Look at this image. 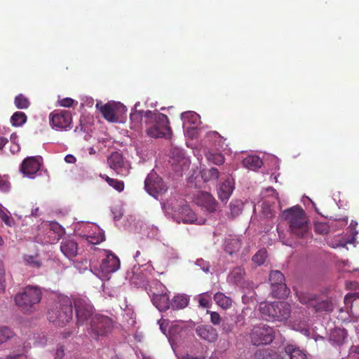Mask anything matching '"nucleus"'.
Masks as SVG:
<instances>
[{"mask_svg": "<svg viewBox=\"0 0 359 359\" xmlns=\"http://www.w3.org/2000/svg\"><path fill=\"white\" fill-rule=\"evenodd\" d=\"M283 215L289 224L292 235L299 238L311 236L306 214L300 206H294L285 210Z\"/></svg>", "mask_w": 359, "mask_h": 359, "instance_id": "f257e3e1", "label": "nucleus"}, {"mask_svg": "<svg viewBox=\"0 0 359 359\" xmlns=\"http://www.w3.org/2000/svg\"><path fill=\"white\" fill-rule=\"evenodd\" d=\"M146 118L147 135L152 138L171 137L172 130L169 126V120L166 115L160 112L147 111L144 112Z\"/></svg>", "mask_w": 359, "mask_h": 359, "instance_id": "f03ea898", "label": "nucleus"}, {"mask_svg": "<svg viewBox=\"0 0 359 359\" xmlns=\"http://www.w3.org/2000/svg\"><path fill=\"white\" fill-rule=\"evenodd\" d=\"M57 299L58 302L48 311V319L56 326L63 327L72 318V302L62 294H60Z\"/></svg>", "mask_w": 359, "mask_h": 359, "instance_id": "7ed1b4c3", "label": "nucleus"}, {"mask_svg": "<svg viewBox=\"0 0 359 359\" xmlns=\"http://www.w3.org/2000/svg\"><path fill=\"white\" fill-rule=\"evenodd\" d=\"M259 310L267 320L284 322L291 314L290 305L285 302H261Z\"/></svg>", "mask_w": 359, "mask_h": 359, "instance_id": "20e7f679", "label": "nucleus"}, {"mask_svg": "<svg viewBox=\"0 0 359 359\" xmlns=\"http://www.w3.org/2000/svg\"><path fill=\"white\" fill-rule=\"evenodd\" d=\"M111 328L112 321L108 316L96 313L92 317L88 332L92 338L97 340L106 336Z\"/></svg>", "mask_w": 359, "mask_h": 359, "instance_id": "39448f33", "label": "nucleus"}, {"mask_svg": "<svg viewBox=\"0 0 359 359\" xmlns=\"http://www.w3.org/2000/svg\"><path fill=\"white\" fill-rule=\"evenodd\" d=\"M273 329L264 324L255 326L250 334L252 343L255 346L268 344L273 341Z\"/></svg>", "mask_w": 359, "mask_h": 359, "instance_id": "423d86ee", "label": "nucleus"}, {"mask_svg": "<svg viewBox=\"0 0 359 359\" xmlns=\"http://www.w3.org/2000/svg\"><path fill=\"white\" fill-rule=\"evenodd\" d=\"M74 308L76 316V323L78 325H82L93 316L94 306L87 298H76L74 300Z\"/></svg>", "mask_w": 359, "mask_h": 359, "instance_id": "0eeeda50", "label": "nucleus"}, {"mask_svg": "<svg viewBox=\"0 0 359 359\" xmlns=\"http://www.w3.org/2000/svg\"><path fill=\"white\" fill-rule=\"evenodd\" d=\"M49 118L53 128L65 130L72 128V114L67 110H54L50 113Z\"/></svg>", "mask_w": 359, "mask_h": 359, "instance_id": "6e6552de", "label": "nucleus"}, {"mask_svg": "<svg viewBox=\"0 0 359 359\" xmlns=\"http://www.w3.org/2000/svg\"><path fill=\"white\" fill-rule=\"evenodd\" d=\"M16 305L24 312H32L34 306L41 299V293H17L15 296Z\"/></svg>", "mask_w": 359, "mask_h": 359, "instance_id": "1a4fd4ad", "label": "nucleus"}, {"mask_svg": "<svg viewBox=\"0 0 359 359\" xmlns=\"http://www.w3.org/2000/svg\"><path fill=\"white\" fill-rule=\"evenodd\" d=\"M144 188L147 193L154 198L159 194H163L167 190L163 180L156 173H150L147 175L144 182Z\"/></svg>", "mask_w": 359, "mask_h": 359, "instance_id": "9d476101", "label": "nucleus"}, {"mask_svg": "<svg viewBox=\"0 0 359 359\" xmlns=\"http://www.w3.org/2000/svg\"><path fill=\"white\" fill-rule=\"evenodd\" d=\"M172 210L177 222L182 221L185 224H193L197 221L196 215L193 212L190 207L183 202L178 206L171 204Z\"/></svg>", "mask_w": 359, "mask_h": 359, "instance_id": "9b49d317", "label": "nucleus"}, {"mask_svg": "<svg viewBox=\"0 0 359 359\" xmlns=\"http://www.w3.org/2000/svg\"><path fill=\"white\" fill-rule=\"evenodd\" d=\"M39 229H43L46 232V237L42 241L44 243H55L60 238V226L57 223L42 224Z\"/></svg>", "mask_w": 359, "mask_h": 359, "instance_id": "f8f14e48", "label": "nucleus"}, {"mask_svg": "<svg viewBox=\"0 0 359 359\" xmlns=\"http://www.w3.org/2000/svg\"><path fill=\"white\" fill-rule=\"evenodd\" d=\"M107 163L110 168L114 170L117 175H126L127 168L121 154L114 151L107 158Z\"/></svg>", "mask_w": 359, "mask_h": 359, "instance_id": "ddd939ff", "label": "nucleus"}, {"mask_svg": "<svg viewBox=\"0 0 359 359\" xmlns=\"http://www.w3.org/2000/svg\"><path fill=\"white\" fill-rule=\"evenodd\" d=\"M120 267V260L114 255H108L100 264V269L104 276L116 271Z\"/></svg>", "mask_w": 359, "mask_h": 359, "instance_id": "4468645a", "label": "nucleus"}, {"mask_svg": "<svg viewBox=\"0 0 359 359\" xmlns=\"http://www.w3.org/2000/svg\"><path fill=\"white\" fill-rule=\"evenodd\" d=\"M41 168V163L36 157L31 156L25 158L20 166V171L24 175L33 177Z\"/></svg>", "mask_w": 359, "mask_h": 359, "instance_id": "2eb2a0df", "label": "nucleus"}, {"mask_svg": "<svg viewBox=\"0 0 359 359\" xmlns=\"http://www.w3.org/2000/svg\"><path fill=\"white\" fill-rule=\"evenodd\" d=\"M272 292H286L289 290L285 283L284 275L280 271H273L269 275Z\"/></svg>", "mask_w": 359, "mask_h": 359, "instance_id": "dca6fc26", "label": "nucleus"}, {"mask_svg": "<svg viewBox=\"0 0 359 359\" xmlns=\"http://www.w3.org/2000/svg\"><path fill=\"white\" fill-rule=\"evenodd\" d=\"M196 332L199 337L210 343L215 342L218 337L217 331L210 325H198Z\"/></svg>", "mask_w": 359, "mask_h": 359, "instance_id": "f3484780", "label": "nucleus"}, {"mask_svg": "<svg viewBox=\"0 0 359 359\" xmlns=\"http://www.w3.org/2000/svg\"><path fill=\"white\" fill-rule=\"evenodd\" d=\"M60 251L68 259L78 255V243L72 238H65L60 243Z\"/></svg>", "mask_w": 359, "mask_h": 359, "instance_id": "a211bd4d", "label": "nucleus"}, {"mask_svg": "<svg viewBox=\"0 0 359 359\" xmlns=\"http://www.w3.org/2000/svg\"><path fill=\"white\" fill-rule=\"evenodd\" d=\"M151 301L160 311H165L171 306V302L167 293H153Z\"/></svg>", "mask_w": 359, "mask_h": 359, "instance_id": "6ab92c4d", "label": "nucleus"}, {"mask_svg": "<svg viewBox=\"0 0 359 359\" xmlns=\"http://www.w3.org/2000/svg\"><path fill=\"white\" fill-rule=\"evenodd\" d=\"M347 337V333L344 329L335 328L330 332L329 341L334 346H341Z\"/></svg>", "mask_w": 359, "mask_h": 359, "instance_id": "aec40b11", "label": "nucleus"}, {"mask_svg": "<svg viewBox=\"0 0 359 359\" xmlns=\"http://www.w3.org/2000/svg\"><path fill=\"white\" fill-rule=\"evenodd\" d=\"M96 107L100 109L103 117L106 120H107L110 122L117 121L118 118L115 116V109L112 104H106L104 105H102L100 103H97Z\"/></svg>", "mask_w": 359, "mask_h": 359, "instance_id": "412c9836", "label": "nucleus"}, {"mask_svg": "<svg viewBox=\"0 0 359 359\" xmlns=\"http://www.w3.org/2000/svg\"><path fill=\"white\" fill-rule=\"evenodd\" d=\"M199 203L205 206L208 210L213 211L215 209L216 201L214 198L208 192H199L198 195Z\"/></svg>", "mask_w": 359, "mask_h": 359, "instance_id": "4be33fe9", "label": "nucleus"}, {"mask_svg": "<svg viewBox=\"0 0 359 359\" xmlns=\"http://www.w3.org/2000/svg\"><path fill=\"white\" fill-rule=\"evenodd\" d=\"M245 274V270L243 267L236 266L229 273L228 281L232 284L240 285L244 279Z\"/></svg>", "mask_w": 359, "mask_h": 359, "instance_id": "5701e85b", "label": "nucleus"}, {"mask_svg": "<svg viewBox=\"0 0 359 359\" xmlns=\"http://www.w3.org/2000/svg\"><path fill=\"white\" fill-rule=\"evenodd\" d=\"M262 160L257 156H248L243 160V165L250 170H257L262 167Z\"/></svg>", "mask_w": 359, "mask_h": 359, "instance_id": "b1692460", "label": "nucleus"}, {"mask_svg": "<svg viewBox=\"0 0 359 359\" xmlns=\"http://www.w3.org/2000/svg\"><path fill=\"white\" fill-rule=\"evenodd\" d=\"M285 351L290 356V359H306L305 353L294 345H287L285 348Z\"/></svg>", "mask_w": 359, "mask_h": 359, "instance_id": "393cba45", "label": "nucleus"}, {"mask_svg": "<svg viewBox=\"0 0 359 359\" xmlns=\"http://www.w3.org/2000/svg\"><path fill=\"white\" fill-rule=\"evenodd\" d=\"M188 303L189 299L187 295L184 293H179L173 297L171 306L174 309H181L186 307Z\"/></svg>", "mask_w": 359, "mask_h": 359, "instance_id": "a878e982", "label": "nucleus"}, {"mask_svg": "<svg viewBox=\"0 0 359 359\" xmlns=\"http://www.w3.org/2000/svg\"><path fill=\"white\" fill-rule=\"evenodd\" d=\"M241 241L238 238L227 239L225 241V251L229 255H232L241 249Z\"/></svg>", "mask_w": 359, "mask_h": 359, "instance_id": "bb28decb", "label": "nucleus"}, {"mask_svg": "<svg viewBox=\"0 0 359 359\" xmlns=\"http://www.w3.org/2000/svg\"><path fill=\"white\" fill-rule=\"evenodd\" d=\"M214 299L216 304L224 309L229 308L232 304V299L226 296L225 293H215Z\"/></svg>", "mask_w": 359, "mask_h": 359, "instance_id": "cd10ccee", "label": "nucleus"}, {"mask_svg": "<svg viewBox=\"0 0 359 359\" xmlns=\"http://www.w3.org/2000/svg\"><path fill=\"white\" fill-rule=\"evenodd\" d=\"M233 187L231 182L228 180L224 181L219 189V198L222 201H225L229 199L231 194L233 192Z\"/></svg>", "mask_w": 359, "mask_h": 359, "instance_id": "c85d7f7f", "label": "nucleus"}, {"mask_svg": "<svg viewBox=\"0 0 359 359\" xmlns=\"http://www.w3.org/2000/svg\"><path fill=\"white\" fill-rule=\"evenodd\" d=\"M184 332L185 330L179 325H172L169 329L168 335L170 344L172 346V344L177 340L178 335L181 337Z\"/></svg>", "mask_w": 359, "mask_h": 359, "instance_id": "c756f323", "label": "nucleus"}, {"mask_svg": "<svg viewBox=\"0 0 359 359\" xmlns=\"http://www.w3.org/2000/svg\"><path fill=\"white\" fill-rule=\"evenodd\" d=\"M201 177L205 182H209L211 180H217L219 176V172L218 169L212 168L210 169H203L201 171Z\"/></svg>", "mask_w": 359, "mask_h": 359, "instance_id": "7c9ffc66", "label": "nucleus"}, {"mask_svg": "<svg viewBox=\"0 0 359 359\" xmlns=\"http://www.w3.org/2000/svg\"><path fill=\"white\" fill-rule=\"evenodd\" d=\"M208 161L214 165H220L224 163L225 158L221 153L208 151L205 154Z\"/></svg>", "mask_w": 359, "mask_h": 359, "instance_id": "2f4dec72", "label": "nucleus"}, {"mask_svg": "<svg viewBox=\"0 0 359 359\" xmlns=\"http://www.w3.org/2000/svg\"><path fill=\"white\" fill-rule=\"evenodd\" d=\"M311 307H313L316 311H330L332 310V304L328 301L311 300Z\"/></svg>", "mask_w": 359, "mask_h": 359, "instance_id": "473e14b6", "label": "nucleus"}, {"mask_svg": "<svg viewBox=\"0 0 359 359\" xmlns=\"http://www.w3.org/2000/svg\"><path fill=\"white\" fill-rule=\"evenodd\" d=\"M26 121L27 116L22 111L15 112L11 118L12 125L17 127L22 126Z\"/></svg>", "mask_w": 359, "mask_h": 359, "instance_id": "72a5a7b5", "label": "nucleus"}, {"mask_svg": "<svg viewBox=\"0 0 359 359\" xmlns=\"http://www.w3.org/2000/svg\"><path fill=\"white\" fill-rule=\"evenodd\" d=\"M15 105L20 109H27L30 105V102L24 95L20 94L15 97Z\"/></svg>", "mask_w": 359, "mask_h": 359, "instance_id": "f704fd0d", "label": "nucleus"}, {"mask_svg": "<svg viewBox=\"0 0 359 359\" xmlns=\"http://www.w3.org/2000/svg\"><path fill=\"white\" fill-rule=\"evenodd\" d=\"M102 178L105 179L108 184L112 187L118 191H122L124 189V183L122 181L111 178L107 175L102 176Z\"/></svg>", "mask_w": 359, "mask_h": 359, "instance_id": "c9c22d12", "label": "nucleus"}, {"mask_svg": "<svg viewBox=\"0 0 359 359\" xmlns=\"http://www.w3.org/2000/svg\"><path fill=\"white\" fill-rule=\"evenodd\" d=\"M267 256V252L265 249H261L252 257V262L258 265H262L264 263Z\"/></svg>", "mask_w": 359, "mask_h": 359, "instance_id": "e433bc0d", "label": "nucleus"}, {"mask_svg": "<svg viewBox=\"0 0 359 359\" xmlns=\"http://www.w3.org/2000/svg\"><path fill=\"white\" fill-rule=\"evenodd\" d=\"M295 294L302 304H308L311 307V300H316L313 293H295Z\"/></svg>", "mask_w": 359, "mask_h": 359, "instance_id": "4c0bfd02", "label": "nucleus"}, {"mask_svg": "<svg viewBox=\"0 0 359 359\" xmlns=\"http://www.w3.org/2000/svg\"><path fill=\"white\" fill-rule=\"evenodd\" d=\"M314 231L318 234H326L330 231V226L327 222H316L314 223Z\"/></svg>", "mask_w": 359, "mask_h": 359, "instance_id": "58836bf2", "label": "nucleus"}, {"mask_svg": "<svg viewBox=\"0 0 359 359\" xmlns=\"http://www.w3.org/2000/svg\"><path fill=\"white\" fill-rule=\"evenodd\" d=\"M13 336V331L7 327H0V344L11 339Z\"/></svg>", "mask_w": 359, "mask_h": 359, "instance_id": "ea45409f", "label": "nucleus"}, {"mask_svg": "<svg viewBox=\"0 0 359 359\" xmlns=\"http://www.w3.org/2000/svg\"><path fill=\"white\" fill-rule=\"evenodd\" d=\"M0 218L8 226H12L14 224V219L7 215L4 210L3 207L0 205Z\"/></svg>", "mask_w": 359, "mask_h": 359, "instance_id": "a19ab883", "label": "nucleus"}, {"mask_svg": "<svg viewBox=\"0 0 359 359\" xmlns=\"http://www.w3.org/2000/svg\"><path fill=\"white\" fill-rule=\"evenodd\" d=\"M25 259L28 264L33 267L39 268L41 266V262L37 257L28 255L25 257Z\"/></svg>", "mask_w": 359, "mask_h": 359, "instance_id": "79ce46f5", "label": "nucleus"}, {"mask_svg": "<svg viewBox=\"0 0 359 359\" xmlns=\"http://www.w3.org/2000/svg\"><path fill=\"white\" fill-rule=\"evenodd\" d=\"M199 116L196 112L187 111L182 114V118L184 120H190L192 123H196Z\"/></svg>", "mask_w": 359, "mask_h": 359, "instance_id": "37998d69", "label": "nucleus"}, {"mask_svg": "<svg viewBox=\"0 0 359 359\" xmlns=\"http://www.w3.org/2000/svg\"><path fill=\"white\" fill-rule=\"evenodd\" d=\"M344 302L346 304L352 302L357 304L359 303V293H347L344 297Z\"/></svg>", "mask_w": 359, "mask_h": 359, "instance_id": "c03bdc74", "label": "nucleus"}, {"mask_svg": "<svg viewBox=\"0 0 359 359\" xmlns=\"http://www.w3.org/2000/svg\"><path fill=\"white\" fill-rule=\"evenodd\" d=\"M5 269L2 262L0 261V291L5 290Z\"/></svg>", "mask_w": 359, "mask_h": 359, "instance_id": "a18cd8bd", "label": "nucleus"}, {"mask_svg": "<svg viewBox=\"0 0 359 359\" xmlns=\"http://www.w3.org/2000/svg\"><path fill=\"white\" fill-rule=\"evenodd\" d=\"M197 300L198 301L199 304L204 307L208 308L210 305V299L208 297L203 296V294H200L196 297Z\"/></svg>", "mask_w": 359, "mask_h": 359, "instance_id": "49530a36", "label": "nucleus"}, {"mask_svg": "<svg viewBox=\"0 0 359 359\" xmlns=\"http://www.w3.org/2000/svg\"><path fill=\"white\" fill-rule=\"evenodd\" d=\"M46 337L43 334L34 336V343L36 346H44L46 344Z\"/></svg>", "mask_w": 359, "mask_h": 359, "instance_id": "de8ad7c7", "label": "nucleus"}, {"mask_svg": "<svg viewBox=\"0 0 359 359\" xmlns=\"http://www.w3.org/2000/svg\"><path fill=\"white\" fill-rule=\"evenodd\" d=\"M58 102H59V104L62 107H70L74 104V103L75 102V100L70 97H66V98L60 100L58 101Z\"/></svg>", "mask_w": 359, "mask_h": 359, "instance_id": "09e8293b", "label": "nucleus"}, {"mask_svg": "<svg viewBox=\"0 0 359 359\" xmlns=\"http://www.w3.org/2000/svg\"><path fill=\"white\" fill-rule=\"evenodd\" d=\"M210 321L213 325H219L221 322V317L217 312L210 311Z\"/></svg>", "mask_w": 359, "mask_h": 359, "instance_id": "8fccbe9b", "label": "nucleus"}, {"mask_svg": "<svg viewBox=\"0 0 359 359\" xmlns=\"http://www.w3.org/2000/svg\"><path fill=\"white\" fill-rule=\"evenodd\" d=\"M349 357L352 359H359V346H353L351 348Z\"/></svg>", "mask_w": 359, "mask_h": 359, "instance_id": "3c124183", "label": "nucleus"}, {"mask_svg": "<svg viewBox=\"0 0 359 359\" xmlns=\"http://www.w3.org/2000/svg\"><path fill=\"white\" fill-rule=\"evenodd\" d=\"M196 264L200 266L203 271L206 273L209 271L210 264L208 262L204 261L203 259H198L196 261Z\"/></svg>", "mask_w": 359, "mask_h": 359, "instance_id": "603ef678", "label": "nucleus"}, {"mask_svg": "<svg viewBox=\"0 0 359 359\" xmlns=\"http://www.w3.org/2000/svg\"><path fill=\"white\" fill-rule=\"evenodd\" d=\"M292 327L293 330L300 332L305 336L309 337L310 331L306 327H301L295 324H293Z\"/></svg>", "mask_w": 359, "mask_h": 359, "instance_id": "864d4df0", "label": "nucleus"}, {"mask_svg": "<svg viewBox=\"0 0 359 359\" xmlns=\"http://www.w3.org/2000/svg\"><path fill=\"white\" fill-rule=\"evenodd\" d=\"M346 290H358L359 289V285L357 282H349L346 283Z\"/></svg>", "mask_w": 359, "mask_h": 359, "instance_id": "5fc2aeb1", "label": "nucleus"}, {"mask_svg": "<svg viewBox=\"0 0 359 359\" xmlns=\"http://www.w3.org/2000/svg\"><path fill=\"white\" fill-rule=\"evenodd\" d=\"M6 359H27V357L25 354H15L8 355Z\"/></svg>", "mask_w": 359, "mask_h": 359, "instance_id": "6e6d98bb", "label": "nucleus"}, {"mask_svg": "<svg viewBox=\"0 0 359 359\" xmlns=\"http://www.w3.org/2000/svg\"><path fill=\"white\" fill-rule=\"evenodd\" d=\"M65 161L67 163H74L76 161V158L74 156L72 155V154H68L65 157Z\"/></svg>", "mask_w": 359, "mask_h": 359, "instance_id": "4d7b16f0", "label": "nucleus"}, {"mask_svg": "<svg viewBox=\"0 0 359 359\" xmlns=\"http://www.w3.org/2000/svg\"><path fill=\"white\" fill-rule=\"evenodd\" d=\"M178 359H205V357H194L191 356L189 354L183 355L182 356H179Z\"/></svg>", "mask_w": 359, "mask_h": 359, "instance_id": "13d9d810", "label": "nucleus"}, {"mask_svg": "<svg viewBox=\"0 0 359 359\" xmlns=\"http://www.w3.org/2000/svg\"><path fill=\"white\" fill-rule=\"evenodd\" d=\"M8 186L6 182L0 179V190L6 191L7 190Z\"/></svg>", "mask_w": 359, "mask_h": 359, "instance_id": "bf43d9fd", "label": "nucleus"}, {"mask_svg": "<svg viewBox=\"0 0 359 359\" xmlns=\"http://www.w3.org/2000/svg\"><path fill=\"white\" fill-rule=\"evenodd\" d=\"M8 140L4 137H0V150H1L4 146L8 143Z\"/></svg>", "mask_w": 359, "mask_h": 359, "instance_id": "052dcab7", "label": "nucleus"}, {"mask_svg": "<svg viewBox=\"0 0 359 359\" xmlns=\"http://www.w3.org/2000/svg\"><path fill=\"white\" fill-rule=\"evenodd\" d=\"M56 357L57 358H62L64 355V349L62 347H60L56 351Z\"/></svg>", "mask_w": 359, "mask_h": 359, "instance_id": "680f3d73", "label": "nucleus"}, {"mask_svg": "<svg viewBox=\"0 0 359 359\" xmlns=\"http://www.w3.org/2000/svg\"><path fill=\"white\" fill-rule=\"evenodd\" d=\"M26 290H29V291L32 292H41L40 288L37 286L32 287V286H27L26 287Z\"/></svg>", "mask_w": 359, "mask_h": 359, "instance_id": "e2e57ef3", "label": "nucleus"}, {"mask_svg": "<svg viewBox=\"0 0 359 359\" xmlns=\"http://www.w3.org/2000/svg\"><path fill=\"white\" fill-rule=\"evenodd\" d=\"M141 255V252L140 251H137L136 253H135V258L136 259V260H137V258L140 256Z\"/></svg>", "mask_w": 359, "mask_h": 359, "instance_id": "0e129e2a", "label": "nucleus"}, {"mask_svg": "<svg viewBox=\"0 0 359 359\" xmlns=\"http://www.w3.org/2000/svg\"><path fill=\"white\" fill-rule=\"evenodd\" d=\"M135 117H138V114H132V115H131V116H130V118H131V119H133V118H135Z\"/></svg>", "mask_w": 359, "mask_h": 359, "instance_id": "69168bd1", "label": "nucleus"}, {"mask_svg": "<svg viewBox=\"0 0 359 359\" xmlns=\"http://www.w3.org/2000/svg\"><path fill=\"white\" fill-rule=\"evenodd\" d=\"M4 245V240L2 237L0 236V246Z\"/></svg>", "mask_w": 359, "mask_h": 359, "instance_id": "338daca9", "label": "nucleus"}, {"mask_svg": "<svg viewBox=\"0 0 359 359\" xmlns=\"http://www.w3.org/2000/svg\"><path fill=\"white\" fill-rule=\"evenodd\" d=\"M15 148H16V150H17V151H18V150H19V147H18V145H16V146H15Z\"/></svg>", "mask_w": 359, "mask_h": 359, "instance_id": "774afa93", "label": "nucleus"}]
</instances>
